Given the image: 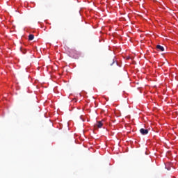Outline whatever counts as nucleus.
Here are the masks:
<instances>
[{
  "label": "nucleus",
  "mask_w": 178,
  "mask_h": 178,
  "mask_svg": "<svg viewBox=\"0 0 178 178\" xmlns=\"http://www.w3.org/2000/svg\"><path fill=\"white\" fill-rule=\"evenodd\" d=\"M149 131L148 129H145L144 128H141L140 129V134H142L143 136H147V134H148Z\"/></svg>",
  "instance_id": "f257e3e1"
},
{
  "label": "nucleus",
  "mask_w": 178,
  "mask_h": 178,
  "mask_svg": "<svg viewBox=\"0 0 178 178\" xmlns=\"http://www.w3.org/2000/svg\"><path fill=\"white\" fill-rule=\"evenodd\" d=\"M104 126V124L102 123V121H98L97 123L95 124V127H97L98 129H101Z\"/></svg>",
  "instance_id": "f03ea898"
},
{
  "label": "nucleus",
  "mask_w": 178,
  "mask_h": 178,
  "mask_svg": "<svg viewBox=\"0 0 178 178\" xmlns=\"http://www.w3.org/2000/svg\"><path fill=\"white\" fill-rule=\"evenodd\" d=\"M156 49H158V51H161V52H163V51H165V48L159 44L156 46Z\"/></svg>",
  "instance_id": "7ed1b4c3"
},
{
  "label": "nucleus",
  "mask_w": 178,
  "mask_h": 178,
  "mask_svg": "<svg viewBox=\"0 0 178 178\" xmlns=\"http://www.w3.org/2000/svg\"><path fill=\"white\" fill-rule=\"evenodd\" d=\"M109 65L110 66H113V65H115L116 66H118V61L114 60L113 59V60L109 63Z\"/></svg>",
  "instance_id": "20e7f679"
},
{
  "label": "nucleus",
  "mask_w": 178,
  "mask_h": 178,
  "mask_svg": "<svg viewBox=\"0 0 178 178\" xmlns=\"http://www.w3.org/2000/svg\"><path fill=\"white\" fill-rule=\"evenodd\" d=\"M29 41H33V40H34V35L30 34L29 35Z\"/></svg>",
  "instance_id": "39448f33"
}]
</instances>
